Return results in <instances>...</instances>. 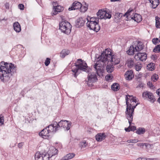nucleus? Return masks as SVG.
I'll list each match as a JSON object with an SVG mask.
<instances>
[{
	"mask_svg": "<svg viewBox=\"0 0 160 160\" xmlns=\"http://www.w3.org/2000/svg\"><path fill=\"white\" fill-rule=\"evenodd\" d=\"M0 79L3 82L10 80L13 74L16 71V66L11 63L2 61L0 63Z\"/></svg>",
	"mask_w": 160,
	"mask_h": 160,
	"instance_id": "obj_1",
	"label": "nucleus"
},
{
	"mask_svg": "<svg viewBox=\"0 0 160 160\" xmlns=\"http://www.w3.org/2000/svg\"><path fill=\"white\" fill-rule=\"evenodd\" d=\"M111 50L110 49H107L104 51L98 58L102 62H107L115 65L118 64L120 62V59L117 58L116 56L112 54Z\"/></svg>",
	"mask_w": 160,
	"mask_h": 160,
	"instance_id": "obj_2",
	"label": "nucleus"
},
{
	"mask_svg": "<svg viewBox=\"0 0 160 160\" xmlns=\"http://www.w3.org/2000/svg\"><path fill=\"white\" fill-rule=\"evenodd\" d=\"M98 59L99 60L97 61V62L95 64L94 67L96 70V72L98 75L100 76V74H102L103 73L105 66H106V63L107 64L106 68L107 72L110 73L112 72L114 70V68L113 64H111V63H109L110 62H102L100 61V58Z\"/></svg>",
	"mask_w": 160,
	"mask_h": 160,
	"instance_id": "obj_3",
	"label": "nucleus"
},
{
	"mask_svg": "<svg viewBox=\"0 0 160 160\" xmlns=\"http://www.w3.org/2000/svg\"><path fill=\"white\" fill-rule=\"evenodd\" d=\"M77 61L78 64L75 63L74 64L76 67L72 69V71L73 72V75L75 78L79 74L78 71L79 70L87 73H88L91 70V69L88 68L86 63L83 62L81 59H78Z\"/></svg>",
	"mask_w": 160,
	"mask_h": 160,
	"instance_id": "obj_4",
	"label": "nucleus"
},
{
	"mask_svg": "<svg viewBox=\"0 0 160 160\" xmlns=\"http://www.w3.org/2000/svg\"><path fill=\"white\" fill-rule=\"evenodd\" d=\"M72 25L66 21H62L59 23V29L61 32L67 35H69L71 31Z\"/></svg>",
	"mask_w": 160,
	"mask_h": 160,
	"instance_id": "obj_5",
	"label": "nucleus"
},
{
	"mask_svg": "<svg viewBox=\"0 0 160 160\" xmlns=\"http://www.w3.org/2000/svg\"><path fill=\"white\" fill-rule=\"evenodd\" d=\"M35 160H49L50 157L48 152L44 151L40 153L37 152L35 155Z\"/></svg>",
	"mask_w": 160,
	"mask_h": 160,
	"instance_id": "obj_6",
	"label": "nucleus"
},
{
	"mask_svg": "<svg viewBox=\"0 0 160 160\" xmlns=\"http://www.w3.org/2000/svg\"><path fill=\"white\" fill-rule=\"evenodd\" d=\"M86 25L89 29L92 30L96 32H98L100 29L98 22H87L86 23Z\"/></svg>",
	"mask_w": 160,
	"mask_h": 160,
	"instance_id": "obj_7",
	"label": "nucleus"
},
{
	"mask_svg": "<svg viewBox=\"0 0 160 160\" xmlns=\"http://www.w3.org/2000/svg\"><path fill=\"white\" fill-rule=\"evenodd\" d=\"M134 109L133 108H132L131 107L129 108L128 112H127V108L125 112L126 117L127 118L128 120V122L130 124H131L132 122V121L133 116L134 113Z\"/></svg>",
	"mask_w": 160,
	"mask_h": 160,
	"instance_id": "obj_8",
	"label": "nucleus"
},
{
	"mask_svg": "<svg viewBox=\"0 0 160 160\" xmlns=\"http://www.w3.org/2000/svg\"><path fill=\"white\" fill-rule=\"evenodd\" d=\"M72 122L67 120H61L59 122L60 128L65 129V131H68L70 128Z\"/></svg>",
	"mask_w": 160,
	"mask_h": 160,
	"instance_id": "obj_9",
	"label": "nucleus"
},
{
	"mask_svg": "<svg viewBox=\"0 0 160 160\" xmlns=\"http://www.w3.org/2000/svg\"><path fill=\"white\" fill-rule=\"evenodd\" d=\"M142 97L143 98H148V100L152 103H153L155 100L153 94L147 91L142 93Z\"/></svg>",
	"mask_w": 160,
	"mask_h": 160,
	"instance_id": "obj_10",
	"label": "nucleus"
},
{
	"mask_svg": "<svg viewBox=\"0 0 160 160\" xmlns=\"http://www.w3.org/2000/svg\"><path fill=\"white\" fill-rule=\"evenodd\" d=\"M134 58L135 59L138 61H145L147 58V54L145 52H138L135 55Z\"/></svg>",
	"mask_w": 160,
	"mask_h": 160,
	"instance_id": "obj_11",
	"label": "nucleus"
},
{
	"mask_svg": "<svg viewBox=\"0 0 160 160\" xmlns=\"http://www.w3.org/2000/svg\"><path fill=\"white\" fill-rule=\"evenodd\" d=\"M131 97L133 98L132 95H127L126 96L125 99L126 100V104L127 105V112H128V110L129 108H130V107H132V106L135 105L134 104V103L132 102V101H130L129 100L130 99V98Z\"/></svg>",
	"mask_w": 160,
	"mask_h": 160,
	"instance_id": "obj_12",
	"label": "nucleus"
},
{
	"mask_svg": "<svg viewBox=\"0 0 160 160\" xmlns=\"http://www.w3.org/2000/svg\"><path fill=\"white\" fill-rule=\"evenodd\" d=\"M82 6V4L80 2L75 1L72 4V6L69 7L68 10L69 11H71L75 9H80Z\"/></svg>",
	"mask_w": 160,
	"mask_h": 160,
	"instance_id": "obj_13",
	"label": "nucleus"
},
{
	"mask_svg": "<svg viewBox=\"0 0 160 160\" xmlns=\"http://www.w3.org/2000/svg\"><path fill=\"white\" fill-rule=\"evenodd\" d=\"M98 80L96 74L93 73L90 74H88V82L93 83Z\"/></svg>",
	"mask_w": 160,
	"mask_h": 160,
	"instance_id": "obj_14",
	"label": "nucleus"
},
{
	"mask_svg": "<svg viewBox=\"0 0 160 160\" xmlns=\"http://www.w3.org/2000/svg\"><path fill=\"white\" fill-rule=\"evenodd\" d=\"M50 132L47 129V128H44L39 133V135L44 138L46 139L50 136Z\"/></svg>",
	"mask_w": 160,
	"mask_h": 160,
	"instance_id": "obj_15",
	"label": "nucleus"
},
{
	"mask_svg": "<svg viewBox=\"0 0 160 160\" xmlns=\"http://www.w3.org/2000/svg\"><path fill=\"white\" fill-rule=\"evenodd\" d=\"M85 22V20L82 18H78L75 22L76 27L79 28L83 26L84 25Z\"/></svg>",
	"mask_w": 160,
	"mask_h": 160,
	"instance_id": "obj_16",
	"label": "nucleus"
},
{
	"mask_svg": "<svg viewBox=\"0 0 160 160\" xmlns=\"http://www.w3.org/2000/svg\"><path fill=\"white\" fill-rule=\"evenodd\" d=\"M47 152L50 155V158H52L53 156L58 153V150L55 148L54 147H52L49 148Z\"/></svg>",
	"mask_w": 160,
	"mask_h": 160,
	"instance_id": "obj_17",
	"label": "nucleus"
},
{
	"mask_svg": "<svg viewBox=\"0 0 160 160\" xmlns=\"http://www.w3.org/2000/svg\"><path fill=\"white\" fill-rule=\"evenodd\" d=\"M106 136L104 133H98L95 136L96 140L98 142H101L105 139Z\"/></svg>",
	"mask_w": 160,
	"mask_h": 160,
	"instance_id": "obj_18",
	"label": "nucleus"
},
{
	"mask_svg": "<svg viewBox=\"0 0 160 160\" xmlns=\"http://www.w3.org/2000/svg\"><path fill=\"white\" fill-rule=\"evenodd\" d=\"M132 19L134 20L135 21L138 23L142 21V18L141 16L138 14L135 13L133 17H130Z\"/></svg>",
	"mask_w": 160,
	"mask_h": 160,
	"instance_id": "obj_19",
	"label": "nucleus"
},
{
	"mask_svg": "<svg viewBox=\"0 0 160 160\" xmlns=\"http://www.w3.org/2000/svg\"><path fill=\"white\" fill-rule=\"evenodd\" d=\"M125 77L127 80H132L134 77L132 71V70L127 71L125 74Z\"/></svg>",
	"mask_w": 160,
	"mask_h": 160,
	"instance_id": "obj_20",
	"label": "nucleus"
},
{
	"mask_svg": "<svg viewBox=\"0 0 160 160\" xmlns=\"http://www.w3.org/2000/svg\"><path fill=\"white\" fill-rule=\"evenodd\" d=\"M13 28L14 30L18 32H20L21 31V28L20 24L17 22H16L13 24Z\"/></svg>",
	"mask_w": 160,
	"mask_h": 160,
	"instance_id": "obj_21",
	"label": "nucleus"
},
{
	"mask_svg": "<svg viewBox=\"0 0 160 160\" xmlns=\"http://www.w3.org/2000/svg\"><path fill=\"white\" fill-rule=\"evenodd\" d=\"M62 8V7L58 5L54 7L53 8V12H52V15H53L57 14L58 12H60L61 11Z\"/></svg>",
	"mask_w": 160,
	"mask_h": 160,
	"instance_id": "obj_22",
	"label": "nucleus"
},
{
	"mask_svg": "<svg viewBox=\"0 0 160 160\" xmlns=\"http://www.w3.org/2000/svg\"><path fill=\"white\" fill-rule=\"evenodd\" d=\"M106 11L102 10V9L99 10L97 13L98 18L101 19H102L104 18V14H105Z\"/></svg>",
	"mask_w": 160,
	"mask_h": 160,
	"instance_id": "obj_23",
	"label": "nucleus"
},
{
	"mask_svg": "<svg viewBox=\"0 0 160 160\" xmlns=\"http://www.w3.org/2000/svg\"><path fill=\"white\" fill-rule=\"evenodd\" d=\"M75 156V154L74 153H68L63 158V159L64 160H68L72 158Z\"/></svg>",
	"mask_w": 160,
	"mask_h": 160,
	"instance_id": "obj_24",
	"label": "nucleus"
},
{
	"mask_svg": "<svg viewBox=\"0 0 160 160\" xmlns=\"http://www.w3.org/2000/svg\"><path fill=\"white\" fill-rule=\"evenodd\" d=\"M135 51L134 47L133 46H131L128 50L127 51V53L130 55H132L134 54V52Z\"/></svg>",
	"mask_w": 160,
	"mask_h": 160,
	"instance_id": "obj_25",
	"label": "nucleus"
},
{
	"mask_svg": "<svg viewBox=\"0 0 160 160\" xmlns=\"http://www.w3.org/2000/svg\"><path fill=\"white\" fill-rule=\"evenodd\" d=\"M69 53L68 50L67 49L63 50L60 53V56L61 57L64 58L66 56L68 55Z\"/></svg>",
	"mask_w": 160,
	"mask_h": 160,
	"instance_id": "obj_26",
	"label": "nucleus"
},
{
	"mask_svg": "<svg viewBox=\"0 0 160 160\" xmlns=\"http://www.w3.org/2000/svg\"><path fill=\"white\" fill-rule=\"evenodd\" d=\"M111 88L114 91H117L119 89L118 84L117 83H114L111 86Z\"/></svg>",
	"mask_w": 160,
	"mask_h": 160,
	"instance_id": "obj_27",
	"label": "nucleus"
},
{
	"mask_svg": "<svg viewBox=\"0 0 160 160\" xmlns=\"http://www.w3.org/2000/svg\"><path fill=\"white\" fill-rule=\"evenodd\" d=\"M152 8L154 9L156 8L158 6L159 4V0H154L153 2H152Z\"/></svg>",
	"mask_w": 160,
	"mask_h": 160,
	"instance_id": "obj_28",
	"label": "nucleus"
},
{
	"mask_svg": "<svg viewBox=\"0 0 160 160\" xmlns=\"http://www.w3.org/2000/svg\"><path fill=\"white\" fill-rule=\"evenodd\" d=\"M154 65V63H150L147 65V69L150 71H153L155 68Z\"/></svg>",
	"mask_w": 160,
	"mask_h": 160,
	"instance_id": "obj_29",
	"label": "nucleus"
},
{
	"mask_svg": "<svg viewBox=\"0 0 160 160\" xmlns=\"http://www.w3.org/2000/svg\"><path fill=\"white\" fill-rule=\"evenodd\" d=\"M135 51L139 52L141 51L143 49V46L142 44H140V43L139 42L137 46L134 47Z\"/></svg>",
	"mask_w": 160,
	"mask_h": 160,
	"instance_id": "obj_30",
	"label": "nucleus"
},
{
	"mask_svg": "<svg viewBox=\"0 0 160 160\" xmlns=\"http://www.w3.org/2000/svg\"><path fill=\"white\" fill-rule=\"evenodd\" d=\"M145 132V129L143 128H138L136 131V133L139 135L143 134Z\"/></svg>",
	"mask_w": 160,
	"mask_h": 160,
	"instance_id": "obj_31",
	"label": "nucleus"
},
{
	"mask_svg": "<svg viewBox=\"0 0 160 160\" xmlns=\"http://www.w3.org/2000/svg\"><path fill=\"white\" fill-rule=\"evenodd\" d=\"M87 22H98V18L95 17H92L90 18L89 19L88 18H86Z\"/></svg>",
	"mask_w": 160,
	"mask_h": 160,
	"instance_id": "obj_32",
	"label": "nucleus"
},
{
	"mask_svg": "<svg viewBox=\"0 0 160 160\" xmlns=\"http://www.w3.org/2000/svg\"><path fill=\"white\" fill-rule=\"evenodd\" d=\"M88 142L85 140H83L80 143V146L81 148H86L88 146Z\"/></svg>",
	"mask_w": 160,
	"mask_h": 160,
	"instance_id": "obj_33",
	"label": "nucleus"
},
{
	"mask_svg": "<svg viewBox=\"0 0 160 160\" xmlns=\"http://www.w3.org/2000/svg\"><path fill=\"white\" fill-rule=\"evenodd\" d=\"M55 128V132L57 130V129L58 128H60L59 122L58 123L56 121L53 122V124H51Z\"/></svg>",
	"mask_w": 160,
	"mask_h": 160,
	"instance_id": "obj_34",
	"label": "nucleus"
},
{
	"mask_svg": "<svg viewBox=\"0 0 160 160\" xmlns=\"http://www.w3.org/2000/svg\"><path fill=\"white\" fill-rule=\"evenodd\" d=\"M154 144H150L148 143H145V147L148 149H152L153 148Z\"/></svg>",
	"mask_w": 160,
	"mask_h": 160,
	"instance_id": "obj_35",
	"label": "nucleus"
},
{
	"mask_svg": "<svg viewBox=\"0 0 160 160\" xmlns=\"http://www.w3.org/2000/svg\"><path fill=\"white\" fill-rule=\"evenodd\" d=\"M85 4V5L83 6H82H82L81 7V8H80V9L81 12H85L87 10L88 5L86 4V3Z\"/></svg>",
	"mask_w": 160,
	"mask_h": 160,
	"instance_id": "obj_36",
	"label": "nucleus"
},
{
	"mask_svg": "<svg viewBox=\"0 0 160 160\" xmlns=\"http://www.w3.org/2000/svg\"><path fill=\"white\" fill-rule=\"evenodd\" d=\"M133 11V9L132 8H130L125 13L124 15V16H126V17L127 18H130L131 16H129L130 15V13Z\"/></svg>",
	"mask_w": 160,
	"mask_h": 160,
	"instance_id": "obj_37",
	"label": "nucleus"
},
{
	"mask_svg": "<svg viewBox=\"0 0 160 160\" xmlns=\"http://www.w3.org/2000/svg\"><path fill=\"white\" fill-rule=\"evenodd\" d=\"M108 11H106L105 12V14H104V19H110L112 17L111 14L109 13V12H108Z\"/></svg>",
	"mask_w": 160,
	"mask_h": 160,
	"instance_id": "obj_38",
	"label": "nucleus"
},
{
	"mask_svg": "<svg viewBox=\"0 0 160 160\" xmlns=\"http://www.w3.org/2000/svg\"><path fill=\"white\" fill-rule=\"evenodd\" d=\"M133 60L130 59L128 61V65L129 68H131L133 67L134 65Z\"/></svg>",
	"mask_w": 160,
	"mask_h": 160,
	"instance_id": "obj_39",
	"label": "nucleus"
},
{
	"mask_svg": "<svg viewBox=\"0 0 160 160\" xmlns=\"http://www.w3.org/2000/svg\"><path fill=\"white\" fill-rule=\"evenodd\" d=\"M153 51L155 52H160V44L156 46L153 49Z\"/></svg>",
	"mask_w": 160,
	"mask_h": 160,
	"instance_id": "obj_40",
	"label": "nucleus"
},
{
	"mask_svg": "<svg viewBox=\"0 0 160 160\" xmlns=\"http://www.w3.org/2000/svg\"><path fill=\"white\" fill-rule=\"evenodd\" d=\"M46 128H47V129L50 132H52L54 131L55 132V128L52 126V125H49L48 127Z\"/></svg>",
	"mask_w": 160,
	"mask_h": 160,
	"instance_id": "obj_41",
	"label": "nucleus"
},
{
	"mask_svg": "<svg viewBox=\"0 0 160 160\" xmlns=\"http://www.w3.org/2000/svg\"><path fill=\"white\" fill-rule=\"evenodd\" d=\"M153 43L154 45H156L157 43L160 42V40L157 38H154L152 39V40Z\"/></svg>",
	"mask_w": 160,
	"mask_h": 160,
	"instance_id": "obj_42",
	"label": "nucleus"
},
{
	"mask_svg": "<svg viewBox=\"0 0 160 160\" xmlns=\"http://www.w3.org/2000/svg\"><path fill=\"white\" fill-rule=\"evenodd\" d=\"M122 14L120 13H115V14L114 15V19H117L118 20L119 19H120V18L122 16H121V14Z\"/></svg>",
	"mask_w": 160,
	"mask_h": 160,
	"instance_id": "obj_43",
	"label": "nucleus"
},
{
	"mask_svg": "<svg viewBox=\"0 0 160 160\" xmlns=\"http://www.w3.org/2000/svg\"><path fill=\"white\" fill-rule=\"evenodd\" d=\"M158 78V76L156 74L153 75L151 77L152 80L154 82L157 80Z\"/></svg>",
	"mask_w": 160,
	"mask_h": 160,
	"instance_id": "obj_44",
	"label": "nucleus"
},
{
	"mask_svg": "<svg viewBox=\"0 0 160 160\" xmlns=\"http://www.w3.org/2000/svg\"><path fill=\"white\" fill-rule=\"evenodd\" d=\"M147 85L150 88L153 89L154 88V86L152 85L151 82L149 81L147 83Z\"/></svg>",
	"mask_w": 160,
	"mask_h": 160,
	"instance_id": "obj_45",
	"label": "nucleus"
},
{
	"mask_svg": "<svg viewBox=\"0 0 160 160\" xmlns=\"http://www.w3.org/2000/svg\"><path fill=\"white\" fill-rule=\"evenodd\" d=\"M4 117L2 114L0 115V123L2 125L4 124Z\"/></svg>",
	"mask_w": 160,
	"mask_h": 160,
	"instance_id": "obj_46",
	"label": "nucleus"
},
{
	"mask_svg": "<svg viewBox=\"0 0 160 160\" xmlns=\"http://www.w3.org/2000/svg\"><path fill=\"white\" fill-rule=\"evenodd\" d=\"M50 59L49 58H47L45 62V66H48V65L50 62Z\"/></svg>",
	"mask_w": 160,
	"mask_h": 160,
	"instance_id": "obj_47",
	"label": "nucleus"
},
{
	"mask_svg": "<svg viewBox=\"0 0 160 160\" xmlns=\"http://www.w3.org/2000/svg\"><path fill=\"white\" fill-rule=\"evenodd\" d=\"M138 141V140L137 139H130L127 141V142L128 143H136Z\"/></svg>",
	"mask_w": 160,
	"mask_h": 160,
	"instance_id": "obj_48",
	"label": "nucleus"
},
{
	"mask_svg": "<svg viewBox=\"0 0 160 160\" xmlns=\"http://www.w3.org/2000/svg\"><path fill=\"white\" fill-rule=\"evenodd\" d=\"M130 99L129 100H130V101H132V102L133 103H136L137 101V100L136 99V98H134L133 97V98H132V97H131L130 98Z\"/></svg>",
	"mask_w": 160,
	"mask_h": 160,
	"instance_id": "obj_49",
	"label": "nucleus"
},
{
	"mask_svg": "<svg viewBox=\"0 0 160 160\" xmlns=\"http://www.w3.org/2000/svg\"><path fill=\"white\" fill-rule=\"evenodd\" d=\"M142 67L139 65H136L135 66V69L137 71H139L140 70L141 68Z\"/></svg>",
	"mask_w": 160,
	"mask_h": 160,
	"instance_id": "obj_50",
	"label": "nucleus"
},
{
	"mask_svg": "<svg viewBox=\"0 0 160 160\" xmlns=\"http://www.w3.org/2000/svg\"><path fill=\"white\" fill-rule=\"evenodd\" d=\"M105 78L107 81H109L110 80L112 79V78L110 75H107L106 76Z\"/></svg>",
	"mask_w": 160,
	"mask_h": 160,
	"instance_id": "obj_51",
	"label": "nucleus"
},
{
	"mask_svg": "<svg viewBox=\"0 0 160 160\" xmlns=\"http://www.w3.org/2000/svg\"><path fill=\"white\" fill-rule=\"evenodd\" d=\"M137 145L138 146L140 147L141 148H143L145 146V143H137Z\"/></svg>",
	"mask_w": 160,
	"mask_h": 160,
	"instance_id": "obj_52",
	"label": "nucleus"
},
{
	"mask_svg": "<svg viewBox=\"0 0 160 160\" xmlns=\"http://www.w3.org/2000/svg\"><path fill=\"white\" fill-rule=\"evenodd\" d=\"M18 6L20 10H24V5H23L22 4H19L18 5Z\"/></svg>",
	"mask_w": 160,
	"mask_h": 160,
	"instance_id": "obj_53",
	"label": "nucleus"
},
{
	"mask_svg": "<svg viewBox=\"0 0 160 160\" xmlns=\"http://www.w3.org/2000/svg\"><path fill=\"white\" fill-rule=\"evenodd\" d=\"M130 131H134L136 130V127L135 126H130Z\"/></svg>",
	"mask_w": 160,
	"mask_h": 160,
	"instance_id": "obj_54",
	"label": "nucleus"
},
{
	"mask_svg": "<svg viewBox=\"0 0 160 160\" xmlns=\"http://www.w3.org/2000/svg\"><path fill=\"white\" fill-rule=\"evenodd\" d=\"M156 22H160V18L158 16H156L155 17Z\"/></svg>",
	"mask_w": 160,
	"mask_h": 160,
	"instance_id": "obj_55",
	"label": "nucleus"
},
{
	"mask_svg": "<svg viewBox=\"0 0 160 160\" xmlns=\"http://www.w3.org/2000/svg\"><path fill=\"white\" fill-rule=\"evenodd\" d=\"M5 8L6 9H9V4L8 2L6 3L5 5Z\"/></svg>",
	"mask_w": 160,
	"mask_h": 160,
	"instance_id": "obj_56",
	"label": "nucleus"
},
{
	"mask_svg": "<svg viewBox=\"0 0 160 160\" xmlns=\"http://www.w3.org/2000/svg\"><path fill=\"white\" fill-rule=\"evenodd\" d=\"M155 26L157 28H160V22H156Z\"/></svg>",
	"mask_w": 160,
	"mask_h": 160,
	"instance_id": "obj_57",
	"label": "nucleus"
},
{
	"mask_svg": "<svg viewBox=\"0 0 160 160\" xmlns=\"http://www.w3.org/2000/svg\"><path fill=\"white\" fill-rule=\"evenodd\" d=\"M131 125V124L129 126V127L128 128H125V130L126 132H129L130 131V126Z\"/></svg>",
	"mask_w": 160,
	"mask_h": 160,
	"instance_id": "obj_58",
	"label": "nucleus"
},
{
	"mask_svg": "<svg viewBox=\"0 0 160 160\" xmlns=\"http://www.w3.org/2000/svg\"><path fill=\"white\" fill-rule=\"evenodd\" d=\"M23 145V142L19 143L18 144V147L19 148H21Z\"/></svg>",
	"mask_w": 160,
	"mask_h": 160,
	"instance_id": "obj_59",
	"label": "nucleus"
},
{
	"mask_svg": "<svg viewBox=\"0 0 160 160\" xmlns=\"http://www.w3.org/2000/svg\"><path fill=\"white\" fill-rule=\"evenodd\" d=\"M151 58L153 60H155L156 59V57H155V56L153 55H152V56L151 57Z\"/></svg>",
	"mask_w": 160,
	"mask_h": 160,
	"instance_id": "obj_60",
	"label": "nucleus"
},
{
	"mask_svg": "<svg viewBox=\"0 0 160 160\" xmlns=\"http://www.w3.org/2000/svg\"><path fill=\"white\" fill-rule=\"evenodd\" d=\"M138 104V103H136L135 105H134V106H132L131 108H133L134 109L136 108V107L137 106V105Z\"/></svg>",
	"mask_w": 160,
	"mask_h": 160,
	"instance_id": "obj_61",
	"label": "nucleus"
},
{
	"mask_svg": "<svg viewBox=\"0 0 160 160\" xmlns=\"http://www.w3.org/2000/svg\"><path fill=\"white\" fill-rule=\"evenodd\" d=\"M16 146V144L15 143L14 144H11L10 145V148H13L14 147Z\"/></svg>",
	"mask_w": 160,
	"mask_h": 160,
	"instance_id": "obj_62",
	"label": "nucleus"
},
{
	"mask_svg": "<svg viewBox=\"0 0 160 160\" xmlns=\"http://www.w3.org/2000/svg\"><path fill=\"white\" fill-rule=\"evenodd\" d=\"M138 86L139 87H140V88L143 87V84L142 83L139 84L138 85Z\"/></svg>",
	"mask_w": 160,
	"mask_h": 160,
	"instance_id": "obj_63",
	"label": "nucleus"
},
{
	"mask_svg": "<svg viewBox=\"0 0 160 160\" xmlns=\"http://www.w3.org/2000/svg\"><path fill=\"white\" fill-rule=\"evenodd\" d=\"M157 94L159 95L160 93V88L157 90Z\"/></svg>",
	"mask_w": 160,
	"mask_h": 160,
	"instance_id": "obj_64",
	"label": "nucleus"
}]
</instances>
